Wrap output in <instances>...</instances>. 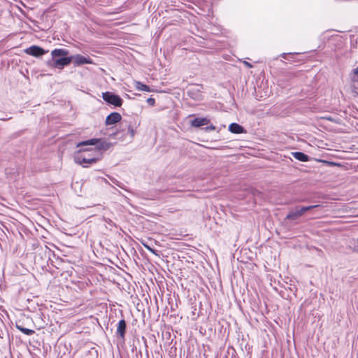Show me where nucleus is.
<instances>
[{"mask_svg": "<svg viewBox=\"0 0 358 358\" xmlns=\"http://www.w3.org/2000/svg\"><path fill=\"white\" fill-rule=\"evenodd\" d=\"M93 149H80L78 152L74 157V161L76 164L87 167L85 164H92L97 161V158L91 153L94 152Z\"/></svg>", "mask_w": 358, "mask_h": 358, "instance_id": "obj_1", "label": "nucleus"}, {"mask_svg": "<svg viewBox=\"0 0 358 358\" xmlns=\"http://www.w3.org/2000/svg\"><path fill=\"white\" fill-rule=\"evenodd\" d=\"M112 143L104 140L99 138H91L87 141H82L78 143L77 147H82L86 145H95L98 150L106 151L110 148Z\"/></svg>", "mask_w": 358, "mask_h": 358, "instance_id": "obj_2", "label": "nucleus"}, {"mask_svg": "<svg viewBox=\"0 0 358 358\" xmlns=\"http://www.w3.org/2000/svg\"><path fill=\"white\" fill-rule=\"evenodd\" d=\"M318 207H320V205H313L303 207L296 206L294 209L289 212L286 216V219L290 220H296V219L301 217L306 212Z\"/></svg>", "mask_w": 358, "mask_h": 358, "instance_id": "obj_3", "label": "nucleus"}, {"mask_svg": "<svg viewBox=\"0 0 358 358\" xmlns=\"http://www.w3.org/2000/svg\"><path fill=\"white\" fill-rule=\"evenodd\" d=\"M103 99L109 104L115 106H121L122 103V99L118 95H116L110 92H106L102 93Z\"/></svg>", "mask_w": 358, "mask_h": 358, "instance_id": "obj_4", "label": "nucleus"}, {"mask_svg": "<svg viewBox=\"0 0 358 358\" xmlns=\"http://www.w3.org/2000/svg\"><path fill=\"white\" fill-rule=\"evenodd\" d=\"M48 51L44 50L39 46L32 45L25 50V52L34 57H40L45 54Z\"/></svg>", "mask_w": 358, "mask_h": 358, "instance_id": "obj_5", "label": "nucleus"}, {"mask_svg": "<svg viewBox=\"0 0 358 358\" xmlns=\"http://www.w3.org/2000/svg\"><path fill=\"white\" fill-rule=\"evenodd\" d=\"M73 58L71 57H60L58 59H55L54 60V66L59 69H62L64 66H67L71 64Z\"/></svg>", "mask_w": 358, "mask_h": 358, "instance_id": "obj_6", "label": "nucleus"}, {"mask_svg": "<svg viewBox=\"0 0 358 358\" xmlns=\"http://www.w3.org/2000/svg\"><path fill=\"white\" fill-rule=\"evenodd\" d=\"M74 64L76 66H80L85 64H92V62L90 57H84L81 55H76L74 56H72Z\"/></svg>", "mask_w": 358, "mask_h": 358, "instance_id": "obj_7", "label": "nucleus"}, {"mask_svg": "<svg viewBox=\"0 0 358 358\" xmlns=\"http://www.w3.org/2000/svg\"><path fill=\"white\" fill-rule=\"evenodd\" d=\"M122 119V116L120 113L113 112L108 115L106 119V124L111 125L120 122Z\"/></svg>", "mask_w": 358, "mask_h": 358, "instance_id": "obj_8", "label": "nucleus"}, {"mask_svg": "<svg viewBox=\"0 0 358 358\" xmlns=\"http://www.w3.org/2000/svg\"><path fill=\"white\" fill-rule=\"evenodd\" d=\"M210 122V120L207 117H196L191 120L190 125L192 127H200L201 126L207 125Z\"/></svg>", "mask_w": 358, "mask_h": 358, "instance_id": "obj_9", "label": "nucleus"}, {"mask_svg": "<svg viewBox=\"0 0 358 358\" xmlns=\"http://www.w3.org/2000/svg\"><path fill=\"white\" fill-rule=\"evenodd\" d=\"M68 54L69 51L65 49H55L51 52L52 59L54 60L60 57H64L68 55Z\"/></svg>", "mask_w": 358, "mask_h": 358, "instance_id": "obj_10", "label": "nucleus"}, {"mask_svg": "<svg viewBox=\"0 0 358 358\" xmlns=\"http://www.w3.org/2000/svg\"><path fill=\"white\" fill-rule=\"evenodd\" d=\"M126 327L127 324L124 320H121L119 321L117 328V334L122 338H124Z\"/></svg>", "mask_w": 358, "mask_h": 358, "instance_id": "obj_11", "label": "nucleus"}, {"mask_svg": "<svg viewBox=\"0 0 358 358\" xmlns=\"http://www.w3.org/2000/svg\"><path fill=\"white\" fill-rule=\"evenodd\" d=\"M229 130L234 134H242L244 132L243 127L236 123H231L229 127Z\"/></svg>", "mask_w": 358, "mask_h": 358, "instance_id": "obj_12", "label": "nucleus"}, {"mask_svg": "<svg viewBox=\"0 0 358 358\" xmlns=\"http://www.w3.org/2000/svg\"><path fill=\"white\" fill-rule=\"evenodd\" d=\"M292 156L298 159L299 161H301V162H308V159H309V157L304 154L303 152H292Z\"/></svg>", "mask_w": 358, "mask_h": 358, "instance_id": "obj_13", "label": "nucleus"}, {"mask_svg": "<svg viewBox=\"0 0 358 358\" xmlns=\"http://www.w3.org/2000/svg\"><path fill=\"white\" fill-rule=\"evenodd\" d=\"M135 87L138 90L145 91V92H150L149 86L144 85L139 81H136L135 83Z\"/></svg>", "mask_w": 358, "mask_h": 358, "instance_id": "obj_14", "label": "nucleus"}, {"mask_svg": "<svg viewBox=\"0 0 358 358\" xmlns=\"http://www.w3.org/2000/svg\"><path fill=\"white\" fill-rule=\"evenodd\" d=\"M17 328L22 333H24V334L27 335V336H31L32 334H34V331L32 330V329H27V328H24V327H22L19 325H16Z\"/></svg>", "mask_w": 358, "mask_h": 358, "instance_id": "obj_15", "label": "nucleus"}, {"mask_svg": "<svg viewBox=\"0 0 358 358\" xmlns=\"http://www.w3.org/2000/svg\"><path fill=\"white\" fill-rule=\"evenodd\" d=\"M125 127H127V134H129L130 138L132 139L135 134L133 127L130 124H125Z\"/></svg>", "mask_w": 358, "mask_h": 358, "instance_id": "obj_16", "label": "nucleus"}, {"mask_svg": "<svg viewBox=\"0 0 358 358\" xmlns=\"http://www.w3.org/2000/svg\"><path fill=\"white\" fill-rule=\"evenodd\" d=\"M142 244L143 245V246L147 249L150 252H151L152 254L158 256L159 255L157 254V251L155 250V249H153L152 248H151L148 244H147L146 243H142Z\"/></svg>", "mask_w": 358, "mask_h": 358, "instance_id": "obj_17", "label": "nucleus"}, {"mask_svg": "<svg viewBox=\"0 0 358 358\" xmlns=\"http://www.w3.org/2000/svg\"><path fill=\"white\" fill-rule=\"evenodd\" d=\"M147 103H148L150 106H154V105H155V99H153V98H151V97H150V98H148V99H147Z\"/></svg>", "mask_w": 358, "mask_h": 358, "instance_id": "obj_18", "label": "nucleus"}, {"mask_svg": "<svg viewBox=\"0 0 358 358\" xmlns=\"http://www.w3.org/2000/svg\"><path fill=\"white\" fill-rule=\"evenodd\" d=\"M206 131H213V130H215V127L213 126V125H210L209 127H206L205 128Z\"/></svg>", "mask_w": 358, "mask_h": 358, "instance_id": "obj_19", "label": "nucleus"}, {"mask_svg": "<svg viewBox=\"0 0 358 358\" xmlns=\"http://www.w3.org/2000/svg\"><path fill=\"white\" fill-rule=\"evenodd\" d=\"M244 64H245L247 67H248V68H252V64H250V63H249V62H244Z\"/></svg>", "mask_w": 358, "mask_h": 358, "instance_id": "obj_20", "label": "nucleus"}, {"mask_svg": "<svg viewBox=\"0 0 358 358\" xmlns=\"http://www.w3.org/2000/svg\"><path fill=\"white\" fill-rule=\"evenodd\" d=\"M286 55H287V54H286V53H283V54H282V55H281V56H282L283 58L286 59Z\"/></svg>", "mask_w": 358, "mask_h": 358, "instance_id": "obj_21", "label": "nucleus"}, {"mask_svg": "<svg viewBox=\"0 0 358 358\" xmlns=\"http://www.w3.org/2000/svg\"><path fill=\"white\" fill-rule=\"evenodd\" d=\"M357 243H358V238H357Z\"/></svg>", "mask_w": 358, "mask_h": 358, "instance_id": "obj_22", "label": "nucleus"}]
</instances>
